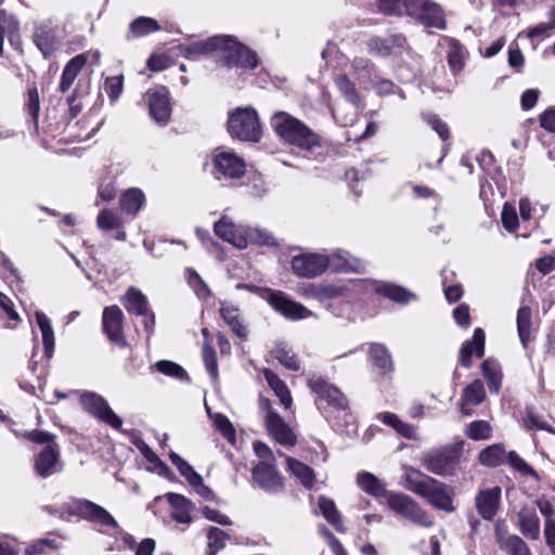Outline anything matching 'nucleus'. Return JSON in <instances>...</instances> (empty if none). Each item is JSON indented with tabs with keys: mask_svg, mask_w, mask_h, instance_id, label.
I'll return each instance as SVG.
<instances>
[{
	"mask_svg": "<svg viewBox=\"0 0 555 555\" xmlns=\"http://www.w3.org/2000/svg\"><path fill=\"white\" fill-rule=\"evenodd\" d=\"M308 387L317 396L314 404L323 417L334 423L335 426H339L343 421L347 423L346 418L350 416V413L347 399L340 389L320 376L309 378Z\"/></svg>",
	"mask_w": 555,
	"mask_h": 555,
	"instance_id": "f257e3e1",
	"label": "nucleus"
},
{
	"mask_svg": "<svg viewBox=\"0 0 555 555\" xmlns=\"http://www.w3.org/2000/svg\"><path fill=\"white\" fill-rule=\"evenodd\" d=\"M405 488L408 491L424 498L429 505L439 511L454 512L452 496L446 483L425 476L421 470L412 469L406 472Z\"/></svg>",
	"mask_w": 555,
	"mask_h": 555,
	"instance_id": "f03ea898",
	"label": "nucleus"
},
{
	"mask_svg": "<svg viewBox=\"0 0 555 555\" xmlns=\"http://www.w3.org/2000/svg\"><path fill=\"white\" fill-rule=\"evenodd\" d=\"M272 127L276 134L299 149L310 150L320 144L319 135L310 127L286 113H275Z\"/></svg>",
	"mask_w": 555,
	"mask_h": 555,
	"instance_id": "7ed1b4c3",
	"label": "nucleus"
},
{
	"mask_svg": "<svg viewBox=\"0 0 555 555\" xmlns=\"http://www.w3.org/2000/svg\"><path fill=\"white\" fill-rule=\"evenodd\" d=\"M217 62L228 68L253 69L258 66L257 54L228 35H223Z\"/></svg>",
	"mask_w": 555,
	"mask_h": 555,
	"instance_id": "20e7f679",
	"label": "nucleus"
},
{
	"mask_svg": "<svg viewBox=\"0 0 555 555\" xmlns=\"http://www.w3.org/2000/svg\"><path fill=\"white\" fill-rule=\"evenodd\" d=\"M228 132L232 138L244 142H257L261 128L255 108H236L228 118Z\"/></svg>",
	"mask_w": 555,
	"mask_h": 555,
	"instance_id": "39448f33",
	"label": "nucleus"
},
{
	"mask_svg": "<svg viewBox=\"0 0 555 555\" xmlns=\"http://www.w3.org/2000/svg\"><path fill=\"white\" fill-rule=\"evenodd\" d=\"M259 411L264 418L266 430L270 438L283 447H293L297 443L295 431L284 422L281 415L272 409L269 399L260 396L258 399Z\"/></svg>",
	"mask_w": 555,
	"mask_h": 555,
	"instance_id": "423d86ee",
	"label": "nucleus"
},
{
	"mask_svg": "<svg viewBox=\"0 0 555 555\" xmlns=\"http://www.w3.org/2000/svg\"><path fill=\"white\" fill-rule=\"evenodd\" d=\"M462 452V443L444 446L440 449L425 453L423 465L425 469L439 475L449 476L459 464Z\"/></svg>",
	"mask_w": 555,
	"mask_h": 555,
	"instance_id": "0eeeda50",
	"label": "nucleus"
},
{
	"mask_svg": "<svg viewBox=\"0 0 555 555\" xmlns=\"http://www.w3.org/2000/svg\"><path fill=\"white\" fill-rule=\"evenodd\" d=\"M388 505L396 514L408 519L415 526L430 528L435 525L429 514L426 513L418 502L403 493L391 492L388 494Z\"/></svg>",
	"mask_w": 555,
	"mask_h": 555,
	"instance_id": "6e6552de",
	"label": "nucleus"
},
{
	"mask_svg": "<svg viewBox=\"0 0 555 555\" xmlns=\"http://www.w3.org/2000/svg\"><path fill=\"white\" fill-rule=\"evenodd\" d=\"M67 512L77 515L99 526L117 528L118 524L103 506L82 499H73L67 503Z\"/></svg>",
	"mask_w": 555,
	"mask_h": 555,
	"instance_id": "1a4fd4ad",
	"label": "nucleus"
},
{
	"mask_svg": "<svg viewBox=\"0 0 555 555\" xmlns=\"http://www.w3.org/2000/svg\"><path fill=\"white\" fill-rule=\"evenodd\" d=\"M406 15L412 16L424 26L438 29L446 28L443 9L433 0H411Z\"/></svg>",
	"mask_w": 555,
	"mask_h": 555,
	"instance_id": "9d476101",
	"label": "nucleus"
},
{
	"mask_svg": "<svg viewBox=\"0 0 555 555\" xmlns=\"http://www.w3.org/2000/svg\"><path fill=\"white\" fill-rule=\"evenodd\" d=\"M79 402L86 412L109 425L113 429H119L122 426V418L114 413L107 401L100 395L93 391H85L80 393Z\"/></svg>",
	"mask_w": 555,
	"mask_h": 555,
	"instance_id": "9b49d317",
	"label": "nucleus"
},
{
	"mask_svg": "<svg viewBox=\"0 0 555 555\" xmlns=\"http://www.w3.org/2000/svg\"><path fill=\"white\" fill-rule=\"evenodd\" d=\"M212 168L216 175L234 179L243 177L245 172V162L236 153L218 147L212 153Z\"/></svg>",
	"mask_w": 555,
	"mask_h": 555,
	"instance_id": "f8f14e48",
	"label": "nucleus"
},
{
	"mask_svg": "<svg viewBox=\"0 0 555 555\" xmlns=\"http://www.w3.org/2000/svg\"><path fill=\"white\" fill-rule=\"evenodd\" d=\"M267 301L274 310L288 318L289 320H302L312 315L302 304L291 300L281 291L268 288L266 289Z\"/></svg>",
	"mask_w": 555,
	"mask_h": 555,
	"instance_id": "ddd939ff",
	"label": "nucleus"
},
{
	"mask_svg": "<svg viewBox=\"0 0 555 555\" xmlns=\"http://www.w3.org/2000/svg\"><path fill=\"white\" fill-rule=\"evenodd\" d=\"M126 311L138 317H146L147 320L143 322L147 335L150 336L155 327V315L150 311L149 300L145 294L139 288L129 287L121 299Z\"/></svg>",
	"mask_w": 555,
	"mask_h": 555,
	"instance_id": "4468645a",
	"label": "nucleus"
},
{
	"mask_svg": "<svg viewBox=\"0 0 555 555\" xmlns=\"http://www.w3.org/2000/svg\"><path fill=\"white\" fill-rule=\"evenodd\" d=\"M292 271L296 276L312 279L320 276L327 270L326 255L323 254H301L292 257Z\"/></svg>",
	"mask_w": 555,
	"mask_h": 555,
	"instance_id": "2eb2a0df",
	"label": "nucleus"
},
{
	"mask_svg": "<svg viewBox=\"0 0 555 555\" xmlns=\"http://www.w3.org/2000/svg\"><path fill=\"white\" fill-rule=\"evenodd\" d=\"M245 231V224L231 221L227 215L214 222V234L236 249L246 248Z\"/></svg>",
	"mask_w": 555,
	"mask_h": 555,
	"instance_id": "dca6fc26",
	"label": "nucleus"
},
{
	"mask_svg": "<svg viewBox=\"0 0 555 555\" xmlns=\"http://www.w3.org/2000/svg\"><path fill=\"white\" fill-rule=\"evenodd\" d=\"M253 481L263 491L275 494L283 491V478L275 469V464H257L251 469Z\"/></svg>",
	"mask_w": 555,
	"mask_h": 555,
	"instance_id": "f3484780",
	"label": "nucleus"
},
{
	"mask_svg": "<svg viewBox=\"0 0 555 555\" xmlns=\"http://www.w3.org/2000/svg\"><path fill=\"white\" fill-rule=\"evenodd\" d=\"M149 111L158 125H166L171 116L170 94L165 87L147 92Z\"/></svg>",
	"mask_w": 555,
	"mask_h": 555,
	"instance_id": "a211bd4d",
	"label": "nucleus"
},
{
	"mask_svg": "<svg viewBox=\"0 0 555 555\" xmlns=\"http://www.w3.org/2000/svg\"><path fill=\"white\" fill-rule=\"evenodd\" d=\"M103 331L112 343L125 346L124 336V312L117 305L109 306L103 310Z\"/></svg>",
	"mask_w": 555,
	"mask_h": 555,
	"instance_id": "6ab92c4d",
	"label": "nucleus"
},
{
	"mask_svg": "<svg viewBox=\"0 0 555 555\" xmlns=\"http://www.w3.org/2000/svg\"><path fill=\"white\" fill-rule=\"evenodd\" d=\"M62 470L59 450L54 444H48L34 457V472L40 478H48Z\"/></svg>",
	"mask_w": 555,
	"mask_h": 555,
	"instance_id": "aec40b11",
	"label": "nucleus"
},
{
	"mask_svg": "<svg viewBox=\"0 0 555 555\" xmlns=\"http://www.w3.org/2000/svg\"><path fill=\"white\" fill-rule=\"evenodd\" d=\"M222 42V35L212 36L205 41H191L179 46V52L185 59L195 61L203 55L216 53L218 55L219 48Z\"/></svg>",
	"mask_w": 555,
	"mask_h": 555,
	"instance_id": "412c9836",
	"label": "nucleus"
},
{
	"mask_svg": "<svg viewBox=\"0 0 555 555\" xmlns=\"http://www.w3.org/2000/svg\"><path fill=\"white\" fill-rule=\"evenodd\" d=\"M501 499L500 487H493L491 489H485L477 492L475 498V505L478 515L485 520H491L494 518L499 511Z\"/></svg>",
	"mask_w": 555,
	"mask_h": 555,
	"instance_id": "4be33fe9",
	"label": "nucleus"
},
{
	"mask_svg": "<svg viewBox=\"0 0 555 555\" xmlns=\"http://www.w3.org/2000/svg\"><path fill=\"white\" fill-rule=\"evenodd\" d=\"M33 42L46 57L55 52L59 41L55 29L50 25V22H40L35 25Z\"/></svg>",
	"mask_w": 555,
	"mask_h": 555,
	"instance_id": "5701e85b",
	"label": "nucleus"
},
{
	"mask_svg": "<svg viewBox=\"0 0 555 555\" xmlns=\"http://www.w3.org/2000/svg\"><path fill=\"white\" fill-rule=\"evenodd\" d=\"M327 269L335 272H358L362 269V262L348 251L337 249L330 256L326 255Z\"/></svg>",
	"mask_w": 555,
	"mask_h": 555,
	"instance_id": "b1692460",
	"label": "nucleus"
},
{
	"mask_svg": "<svg viewBox=\"0 0 555 555\" xmlns=\"http://www.w3.org/2000/svg\"><path fill=\"white\" fill-rule=\"evenodd\" d=\"M485 352V333L481 328H476L473 339L463 344L460 351V362L464 367H469L472 357H483Z\"/></svg>",
	"mask_w": 555,
	"mask_h": 555,
	"instance_id": "393cba45",
	"label": "nucleus"
},
{
	"mask_svg": "<svg viewBox=\"0 0 555 555\" xmlns=\"http://www.w3.org/2000/svg\"><path fill=\"white\" fill-rule=\"evenodd\" d=\"M167 501L171 505V518L179 524L188 525L191 522L190 513L194 505L186 499V496L178 493L167 494Z\"/></svg>",
	"mask_w": 555,
	"mask_h": 555,
	"instance_id": "a878e982",
	"label": "nucleus"
},
{
	"mask_svg": "<svg viewBox=\"0 0 555 555\" xmlns=\"http://www.w3.org/2000/svg\"><path fill=\"white\" fill-rule=\"evenodd\" d=\"M369 359L383 375L390 373L393 369L390 352L380 343L370 344Z\"/></svg>",
	"mask_w": 555,
	"mask_h": 555,
	"instance_id": "bb28decb",
	"label": "nucleus"
},
{
	"mask_svg": "<svg viewBox=\"0 0 555 555\" xmlns=\"http://www.w3.org/2000/svg\"><path fill=\"white\" fill-rule=\"evenodd\" d=\"M486 397L483 384L479 380L467 385L462 393L461 411L464 415L470 414V408L482 403Z\"/></svg>",
	"mask_w": 555,
	"mask_h": 555,
	"instance_id": "cd10ccee",
	"label": "nucleus"
},
{
	"mask_svg": "<svg viewBox=\"0 0 555 555\" xmlns=\"http://www.w3.org/2000/svg\"><path fill=\"white\" fill-rule=\"evenodd\" d=\"M389 42L397 44L398 48L405 47V38L400 35H389L385 38L374 37L367 42L369 52L380 56L390 55L392 48Z\"/></svg>",
	"mask_w": 555,
	"mask_h": 555,
	"instance_id": "c85d7f7f",
	"label": "nucleus"
},
{
	"mask_svg": "<svg viewBox=\"0 0 555 555\" xmlns=\"http://www.w3.org/2000/svg\"><path fill=\"white\" fill-rule=\"evenodd\" d=\"M220 317L229 325L235 336L245 339L248 337V330L241 322L240 310L234 306H228L224 302L220 305Z\"/></svg>",
	"mask_w": 555,
	"mask_h": 555,
	"instance_id": "c756f323",
	"label": "nucleus"
},
{
	"mask_svg": "<svg viewBox=\"0 0 555 555\" xmlns=\"http://www.w3.org/2000/svg\"><path fill=\"white\" fill-rule=\"evenodd\" d=\"M357 485L361 491L375 498H384L386 495L385 485L375 475L362 470L358 473Z\"/></svg>",
	"mask_w": 555,
	"mask_h": 555,
	"instance_id": "7c9ffc66",
	"label": "nucleus"
},
{
	"mask_svg": "<svg viewBox=\"0 0 555 555\" xmlns=\"http://www.w3.org/2000/svg\"><path fill=\"white\" fill-rule=\"evenodd\" d=\"M87 63V54H78L65 65L60 83V90L65 93L70 88L73 81L77 78L79 72Z\"/></svg>",
	"mask_w": 555,
	"mask_h": 555,
	"instance_id": "2f4dec72",
	"label": "nucleus"
},
{
	"mask_svg": "<svg viewBox=\"0 0 555 555\" xmlns=\"http://www.w3.org/2000/svg\"><path fill=\"white\" fill-rule=\"evenodd\" d=\"M518 522H520V530L525 537L532 540L539 539L540 520L534 511L522 508L518 512Z\"/></svg>",
	"mask_w": 555,
	"mask_h": 555,
	"instance_id": "473e14b6",
	"label": "nucleus"
},
{
	"mask_svg": "<svg viewBox=\"0 0 555 555\" xmlns=\"http://www.w3.org/2000/svg\"><path fill=\"white\" fill-rule=\"evenodd\" d=\"M35 320H37V324L41 332V339H43L44 354L50 359L53 357L55 347L54 330L50 324L49 318L41 311L35 312Z\"/></svg>",
	"mask_w": 555,
	"mask_h": 555,
	"instance_id": "72a5a7b5",
	"label": "nucleus"
},
{
	"mask_svg": "<svg viewBox=\"0 0 555 555\" xmlns=\"http://www.w3.org/2000/svg\"><path fill=\"white\" fill-rule=\"evenodd\" d=\"M286 462L287 470H289L306 489H311L314 485V473L311 467L294 457H286Z\"/></svg>",
	"mask_w": 555,
	"mask_h": 555,
	"instance_id": "f704fd0d",
	"label": "nucleus"
},
{
	"mask_svg": "<svg viewBox=\"0 0 555 555\" xmlns=\"http://www.w3.org/2000/svg\"><path fill=\"white\" fill-rule=\"evenodd\" d=\"M377 418L382 421L383 424L393 428L398 434H400L403 438L415 439L416 430L412 424L403 422L399 418L398 415L390 412H383L377 415Z\"/></svg>",
	"mask_w": 555,
	"mask_h": 555,
	"instance_id": "c9c22d12",
	"label": "nucleus"
},
{
	"mask_svg": "<svg viewBox=\"0 0 555 555\" xmlns=\"http://www.w3.org/2000/svg\"><path fill=\"white\" fill-rule=\"evenodd\" d=\"M263 375L269 387H271L274 395L280 398L281 404L284 409L288 410L292 405V397L287 385H285L272 370H264Z\"/></svg>",
	"mask_w": 555,
	"mask_h": 555,
	"instance_id": "e433bc0d",
	"label": "nucleus"
},
{
	"mask_svg": "<svg viewBox=\"0 0 555 555\" xmlns=\"http://www.w3.org/2000/svg\"><path fill=\"white\" fill-rule=\"evenodd\" d=\"M119 204L127 215L135 216L144 204V194L139 189H128L119 198Z\"/></svg>",
	"mask_w": 555,
	"mask_h": 555,
	"instance_id": "4c0bfd02",
	"label": "nucleus"
},
{
	"mask_svg": "<svg viewBox=\"0 0 555 555\" xmlns=\"http://www.w3.org/2000/svg\"><path fill=\"white\" fill-rule=\"evenodd\" d=\"M479 462L481 464L494 467L502 465L507 459L506 451L501 443H493L479 452Z\"/></svg>",
	"mask_w": 555,
	"mask_h": 555,
	"instance_id": "58836bf2",
	"label": "nucleus"
},
{
	"mask_svg": "<svg viewBox=\"0 0 555 555\" xmlns=\"http://www.w3.org/2000/svg\"><path fill=\"white\" fill-rule=\"evenodd\" d=\"M335 85L346 101L356 107H360L361 99L358 89L345 74H340L335 77Z\"/></svg>",
	"mask_w": 555,
	"mask_h": 555,
	"instance_id": "ea45409f",
	"label": "nucleus"
},
{
	"mask_svg": "<svg viewBox=\"0 0 555 555\" xmlns=\"http://www.w3.org/2000/svg\"><path fill=\"white\" fill-rule=\"evenodd\" d=\"M517 333L524 347L530 341L531 330V310L528 306H524L517 310L516 317Z\"/></svg>",
	"mask_w": 555,
	"mask_h": 555,
	"instance_id": "a19ab883",
	"label": "nucleus"
},
{
	"mask_svg": "<svg viewBox=\"0 0 555 555\" xmlns=\"http://www.w3.org/2000/svg\"><path fill=\"white\" fill-rule=\"evenodd\" d=\"M377 293H380L383 296L396 301L398 304H409L414 299V295L409 292L406 288L392 285V284H382L376 288Z\"/></svg>",
	"mask_w": 555,
	"mask_h": 555,
	"instance_id": "79ce46f5",
	"label": "nucleus"
},
{
	"mask_svg": "<svg viewBox=\"0 0 555 555\" xmlns=\"http://www.w3.org/2000/svg\"><path fill=\"white\" fill-rule=\"evenodd\" d=\"M481 370L483 376L488 379L490 390L498 393L501 388V369L499 362L492 359L485 360Z\"/></svg>",
	"mask_w": 555,
	"mask_h": 555,
	"instance_id": "37998d69",
	"label": "nucleus"
},
{
	"mask_svg": "<svg viewBox=\"0 0 555 555\" xmlns=\"http://www.w3.org/2000/svg\"><path fill=\"white\" fill-rule=\"evenodd\" d=\"M499 544L502 550H505L509 555H531V551L517 535L500 537Z\"/></svg>",
	"mask_w": 555,
	"mask_h": 555,
	"instance_id": "c03bdc74",
	"label": "nucleus"
},
{
	"mask_svg": "<svg viewBox=\"0 0 555 555\" xmlns=\"http://www.w3.org/2000/svg\"><path fill=\"white\" fill-rule=\"evenodd\" d=\"M411 0H375V5L383 14H408Z\"/></svg>",
	"mask_w": 555,
	"mask_h": 555,
	"instance_id": "a18cd8bd",
	"label": "nucleus"
},
{
	"mask_svg": "<svg viewBox=\"0 0 555 555\" xmlns=\"http://www.w3.org/2000/svg\"><path fill=\"white\" fill-rule=\"evenodd\" d=\"M159 29L156 20L151 17L141 16L132 21L130 25V34L133 37L147 36L151 33H155Z\"/></svg>",
	"mask_w": 555,
	"mask_h": 555,
	"instance_id": "49530a36",
	"label": "nucleus"
},
{
	"mask_svg": "<svg viewBox=\"0 0 555 555\" xmlns=\"http://www.w3.org/2000/svg\"><path fill=\"white\" fill-rule=\"evenodd\" d=\"M206 539H208L209 555H217L224 548L229 534L218 527H210L208 533H206Z\"/></svg>",
	"mask_w": 555,
	"mask_h": 555,
	"instance_id": "de8ad7c7",
	"label": "nucleus"
},
{
	"mask_svg": "<svg viewBox=\"0 0 555 555\" xmlns=\"http://www.w3.org/2000/svg\"><path fill=\"white\" fill-rule=\"evenodd\" d=\"M157 372L164 374L167 377L178 378L180 380L188 379V373L182 366L176 362L162 360L155 362L154 366Z\"/></svg>",
	"mask_w": 555,
	"mask_h": 555,
	"instance_id": "09e8293b",
	"label": "nucleus"
},
{
	"mask_svg": "<svg viewBox=\"0 0 555 555\" xmlns=\"http://www.w3.org/2000/svg\"><path fill=\"white\" fill-rule=\"evenodd\" d=\"M319 508L323 518H325L331 526H335V528L338 529L341 525V519L339 518V513L336 509L334 501L326 496H321L319 498Z\"/></svg>",
	"mask_w": 555,
	"mask_h": 555,
	"instance_id": "8fccbe9b",
	"label": "nucleus"
},
{
	"mask_svg": "<svg viewBox=\"0 0 555 555\" xmlns=\"http://www.w3.org/2000/svg\"><path fill=\"white\" fill-rule=\"evenodd\" d=\"M447 62L453 73L456 75L464 66V48L459 41H451L449 53H447Z\"/></svg>",
	"mask_w": 555,
	"mask_h": 555,
	"instance_id": "3c124183",
	"label": "nucleus"
},
{
	"mask_svg": "<svg viewBox=\"0 0 555 555\" xmlns=\"http://www.w3.org/2000/svg\"><path fill=\"white\" fill-rule=\"evenodd\" d=\"M206 411H208L209 416L214 421V425H216L217 429L220 431L221 436L224 437L230 443H234L235 441V430L233 428V424L230 423L227 416L217 413L211 415L210 410L207 405H205Z\"/></svg>",
	"mask_w": 555,
	"mask_h": 555,
	"instance_id": "603ef678",
	"label": "nucleus"
},
{
	"mask_svg": "<svg viewBox=\"0 0 555 555\" xmlns=\"http://www.w3.org/2000/svg\"><path fill=\"white\" fill-rule=\"evenodd\" d=\"M273 357L281 362L283 366H285L289 371H298L299 370V362L297 360V357L294 352H292L291 349H288L285 346H278L273 350Z\"/></svg>",
	"mask_w": 555,
	"mask_h": 555,
	"instance_id": "864d4df0",
	"label": "nucleus"
},
{
	"mask_svg": "<svg viewBox=\"0 0 555 555\" xmlns=\"http://www.w3.org/2000/svg\"><path fill=\"white\" fill-rule=\"evenodd\" d=\"M245 238H247V246L249 244H259L266 246H274L275 240L266 230L259 228H249L245 231Z\"/></svg>",
	"mask_w": 555,
	"mask_h": 555,
	"instance_id": "5fc2aeb1",
	"label": "nucleus"
},
{
	"mask_svg": "<svg viewBox=\"0 0 555 555\" xmlns=\"http://www.w3.org/2000/svg\"><path fill=\"white\" fill-rule=\"evenodd\" d=\"M169 457L171 460L172 465L177 466L178 470L180 472L181 476L185 477L188 482H191L193 480H197L198 478H202V476L194 470V468L189 465L186 461H184L180 455L173 451L170 452Z\"/></svg>",
	"mask_w": 555,
	"mask_h": 555,
	"instance_id": "6e6d98bb",
	"label": "nucleus"
},
{
	"mask_svg": "<svg viewBox=\"0 0 555 555\" xmlns=\"http://www.w3.org/2000/svg\"><path fill=\"white\" fill-rule=\"evenodd\" d=\"M507 463L515 470H518V473L521 474L522 476L531 477L533 479L539 480V475L537 470L529 466L528 463L522 460V457H519L516 454V452L512 451L511 453L507 454Z\"/></svg>",
	"mask_w": 555,
	"mask_h": 555,
	"instance_id": "4d7b16f0",
	"label": "nucleus"
},
{
	"mask_svg": "<svg viewBox=\"0 0 555 555\" xmlns=\"http://www.w3.org/2000/svg\"><path fill=\"white\" fill-rule=\"evenodd\" d=\"M121 224L119 216L109 209H103L96 216V227L102 230L119 229Z\"/></svg>",
	"mask_w": 555,
	"mask_h": 555,
	"instance_id": "13d9d810",
	"label": "nucleus"
},
{
	"mask_svg": "<svg viewBox=\"0 0 555 555\" xmlns=\"http://www.w3.org/2000/svg\"><path fill=\"white\" fill-rule=\"evenodd\" d=\"M466 435L468 438L474 440H482L491 437V426L488 422L485 421H476L474 423H469Z\"/></svg>",
	"mask_w": 555,
	"mask_h": 555,
	"instance_id": "bf43d9fd",
	"label": "nucleus"
},
{
	"mask_svg": "<svg viewBox=\"0 0 555 555\" xmlns=\"http://www.w3.org/2000/svg\"><path fill=\"white\" fill-rule=\"evenodd\" d=\"M188 283L190 287L194 289L197 297L207 298L210 296V288L206 285L201 275L192 269H188Z\"/></svg>",
	"mask_w": 555,
	"mask_h": 555,
	"instance_id": "052dcab7",
	"label": "nucleus"
},
{
	"mask_svg": "<svg viewBox=\"0 0 555 555\" xmlns=\"http://www.w3.org/2000/svg\"><path fill=\"white\" fill-rule=\"evenodd\" d=\"M203 361L206 367V371L209 372L210 377L215 380L218 378V362L217 356L215 354V350L207 343H204L203 346Z\"/></svg>",
	"mask_w": 555,
	"mask_h": 555,
	"instance_id": "680f3d73",
	"label": "nucleus"
},
{
	"mask_svg": "<svg viewBox=\"0 0 555 555\" xmlns=\"http://www.w3.org/2000/svg\"><path fill=\"white\" fill-rule=\"evenodd\" d=\"M104 90H106L112 102L117 101L124 90V76H112L104 81Z\"/></svg>",
	"mask_w": 555,
	"mask_h": 555,
	"instance_id": "e2e57ef3",
	"label": "nucleus"
},
{
	"mask_svg": "<svg viewBox=\"0 0 555 555\" xmlns=\"http://www.w3.org/2000/svg\"><path fill=\"white\" fill-rule=\"evenodd\" d=\"M346 287L338 283H321V291L318 300L325 301L344 295Z\"/></svg>",
	"mask_w": 555,
	"mask_h": 555,
	"instance_id": "0e129e2a",
	"label": "nucleus"
},
{
	"mask_svg": "<svg viewBox=\"0 0 555 555\" xmlns=\"http://www.w3.org/2000/svg\"><path fill=\"white\" fill-rule=\"evenodd\" d=\"M501 222L508 232H514L517 229L518 217L514 206L508 204L504 205L501 212Z\"/></svg>",
	"mask_w": 555,
	"mask_h": 555,
	"instance_id": "69168bd1",
	"label": "nucleus"
},
{
	"mask_svg": "<svg viewBox=\"0 0 555 555\" xmlns=\"http://www.w3.org/2000/svg\"><path fill=\"white\" fill-rule=\"evenodd\" d=\"M253 451H255L259 459L258 465H275V457L273 452L267 444L260 441L253 443Z\"/></svg>",
	"mask_w": 555,
	"mask_h": 555,
	"instance_id": "338daca9",
	"label": "nucleus"
},
{
	"mask_svg": "<svg viewBox=\"0 0 555 555\" xmlns=\"http://www.w3.org/2000/svg\"><path fill=\"white\" fill-rule=\"evenodd\" d=\"M140 452L147 462L155 466V468L158 470V474H165V472H168L167 465L163 463L162 460H159L156 453L153 452L146 443H142V447H140Z\"/></svg>",
	"mask_w": 555,
	"mask_h": 555,
	"instance_id": "774afa93",
	"label": "nucleus"
}]
</instances>
